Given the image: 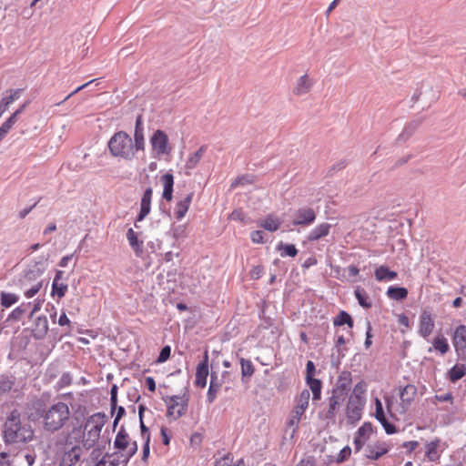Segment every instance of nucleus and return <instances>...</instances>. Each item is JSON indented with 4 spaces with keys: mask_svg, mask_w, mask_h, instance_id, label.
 <instances>
[{
    "mask_svg": "<svg viewBox=\"0 0 466 466\" xmlns=\"http://www.w3.org/2000/svg\"><path fill=\"white\" fill-rule=\"evenodd\" d=\"M307 385L309 387L311 392L319 391L322 389V382L319 379L310 378L306 380Z\"/></svg>",
    "mask_w": 466,
    "mask_h": 466,
    "instance_id": "6e6d98bb",
    "label": "nucleus"
},
{
    "mask_svg": "<svg viewBox=\"0 0 466 466\" xmlns=\"http://www.w3.org/2000/svg\"><path fill=\"white\" fill-rule=\"evenodd\" d=\"M127 238L135 254L137 256H140L143 251V241H140L137 238V233L133 230V228H129L127 230Z\"/></svg>",
    "mask_w": 466,
    "mask_h": 466,
    "instance_id": "72a5a7b5",
    "label": "nucleus"
},
{
    "mask_svg": "<svg viewBox=\"0 0 466 466\" xmlns=\"http://www.w3.org/2000/svg\"><path fill=\"white\" fill-rule=\"evenodd\" d=\"M14 386V380L7 377L0 378V393H6L12 390Z\"/></svg>",
    "mask_w": 466,
    "mask_h": 466,
    "instance_id": "603ef678",
    "label": "nucleus"
},
{
    "mask_svg": "<svg viewBox=\"0 0 466 466\" xmlns=\"http://www.w3.org/2000/svg\"><path fill=\"white\" fill-rule=\"evenodd\" d=\"M117 386L114 384L110 390V406L112 411L116 410L117 404Z\"/></svg>",
    "mask_w": 466,
    "mask_h": 466,
    "instance_id": "13d9d810",
    "label": "nucleus"
},
{
    "mask_svg": "<svg viewBox=\"0 0 466 466\" xmlns=\"http://www.w3.org/2000/svg\"><path fill=\"white\" fill-rule=\"evenodd\" d=\"M366 400L349 398L346 405V418L349 423L356 424L360 420Z\"/></svg>",
    "mask_w": 466,
    "mask_h": 466,
    "instance_id": "1a4fd4ad",
    "label": "nucleus"
},
{
    "mask_svg": "<svg viewBox=\"0 0 466 466\" xmlns=\"http://www.w3.org/2000/svg\"><path fill=\"white\" fill-rule=\"evenodd\" d=\"M375 407H376L375 418L382 425L386 433L387 434L395 433L396 427L393 424H391L390 422H389V420H387L384 410H383L382 403L378 398L375 399Z\"/></svg>",
    "mask_w": 466,
    "mask_h": 466,
    "instance_id": "a211bd4d",
    "label": "nucleus"
},
{
    "mask_svg": "<svg viewBox=\"0 0 466 466\" xmlns=\"http://www.w3.org/2000/svg\"><path fill=\"white\" fill-rule=\"evenodd\" d=\"M43 286V281H38L35 284H34L30 289H27L25 290V296L27 299L33 298L38 291L41 289Z\"/></svg>",
    "mask_w": 466,
    "mask_h": 466,
    "instance_id": "4d7b16f0",
    "label": "nucleus"
},
{
    "mask_svg": "<svg viewBox=\"0 0 466 466\" xmlns=\"http://www.w3.org/2000/svg\"><path fill=\"white\" fill-rule=\"evenodd\" d=\"M208 376V353L205 351L204 358L197 366L195 384L198 387L205 388Z\"/></svg>",
    "mask_w": 466,
    "mask_h": 466,
    "instance_id": "dca6fc26",
    "label": "nucleus"
},
{
    "mask_svg": "<svg viewBox=\"0 0 466 466\" xmlns=\"http://www.w3.org/2000/svg\"><path fill=\"white\" fill-rule=\"evenodd\" d=\"M351 454V449L349 446L344 447L339 453L337 461L343 462L346 461Z\"/></svg>",
    "mask_w": 466,
    "mask_h": 466,
    "instance_id": "bf43d9fd",
    "label": "nucleus"
},
{
    "mask_svg": "<svg viewBox=\"0 0 466 466\" xmlns=\"http://www.w3.org/2000/svg\"><path fill=\"white\" fill-rule=\"evenodd\" d=\"M150 144L153 151H155L158 157L170 153L171 148L168 147V137L162 130H157L153 134L150 138Z\"/></svg>",
    "mask_w": 466,
    "mask_h": 466,
    "instance_id": "9b49d317",
    "label": "nucleus"
},
{
    "mask_svg": "<svg viewBox=\"0 0 466 466\" xmlns=\"http://www.w3.org/2000/svg\"><path fill=\"white\" fill-rule=\"evenodd\" d=\"M23 89H9L6 91V96H5L0 101V108L3 111L8 110L10 105L17 100L22 95Z\"/></svg>",
    "mask_w": 466,
    "mask_h": 466,
    "instance_id": "2f4dec72",
    "label": "nucleus"
},
{
    "mask_svg": "<svg viewBox=\"0 0 466 466\" xmlns=\"http://www.w3.org/2000/svg\"><path fill=\"white\" fill-rule=\"evenodd\" d=\"M432 350L438 351L441 355L446 354L450 350L448 339L443 335H439L434 338L432 346L428 349V352Z\"/></svg>",
    "mask_w": 466,
    "mask_h": 466,
    "instance_id": "473e14b6",
    "label": "nucleus"
},
{
    "mask_svg": "<svg viewBox=\"0 0 466 466\" xmlns=\"http://www.w3.org/2000/svg\"><path fill=\"white\" fill-rule=\"evenodd\" d=\"M223 380L218 377L216 372L210 374V383L207 393V402L211 404L217 398V394L222 387Z\"/></svg>",
    "mask_w": 466,
    "mask_h": 466,
    "instance_id": "4be33fe9",
    "label": "nucleus"
},
{
    "mask_svg": "<svg viewBox=\"0 0 466 466\" xmlns=\"http://www.w3.org/2000/svg\"><path fill=\"white\" fill-rule=\"evenodd\" d=\"M276 249H277V251L279 252V254L282 258H285V257L294 258L298 254V249L294 244H286L282 241H280L277 245Z\"/></svg>",
    "mask_w": 466,
    "mask_h": 466,
    "instance_id": "58836bf2",
    "label": "nucleus"
},
{
    "mask_svg": "<svg viewBox=\"0 0 466 466\" xmlns=\"http://www.w3.org/2000/svg\"><path fill=\"white\" fill-rule=\"evenodd\" d=\"M19 300V296L14 293L1 292V305L5 308H9Z\"/></svg>",
    "mask_w": 466,
    "mask_h": 466,
    "instance_id": "a18cd8bd",
    "label": "nucleus"
},
{
    "mask_svg": "<svg viewBox=\"0 0 466 466\" xmlns=\"http://www.w3.org/2000/svg\"><path fill=\"white\" fill-rule=\"evenodd\" d=\"M309 390H303L296 400L297 404L287 421V426L293 428L292 434L295 433L299 428V421L309 406Z\"/></svg>",
    "mask_w": 466,
    "mask_h": 466,
    "instance_id": "423d86ee",
    "label": "nucleus"
},
{
    "mask_svg": "<svg viewBox=\"0 0 466 466\" xmlns=\"http://www.w3.org/2000/svg\"><path fill=\"white\" fill-rule=\"evenodd\" d=\"M251 240L254 243L263 244L265 242L264 234L260 230H255L250 235Z\"/></svg>",
    "mask_w": 466,
    "mask_h": 466,
    "instance_id": "052dcab7",
    "label": "nucleus"
},
{
    "mask_svg": "<svg viewBox=\"0 0 466 466\" xmlns=\"http://www.w3.org/2000/svg\"><path fill=\"white\" fill-rule=\"evenodd\" d=\"M421 121L419 119L410 121L403 129L401 134L398 137L399 141H406L409 139L414 132L418 129V127L420 126Z\"/></svg>",
    "mask_w": 466,
    "mask_h": 466,
    "instance_id": "e433bc0d",
    "label": "nucleus"
},
{
    "mask_svg": "<svg viewBox=\"0 0 466 466\" xmlns=\"http://www.w3.org/2000/svg\"><path fill=\"white\" fill-rule=\"evenodd\" d=\"M127 466V462L124 458L123 453L116 451L113 453H106L100 461H98L95 466Z\"/></svg>",
    "mask_w": 466,
    "mask_h": 466,
    "instance_id": "f3484780",
    "label": "nucleus"
},
{
    "mask_svg": "<svg viewBox=\"0 0 466 466\" xmlns=\"http://www.w3.org/2000/svg\"><path fill=\"white\" fill-rule=\"evenodd\" d=\"M452 344L459 359L466 361V326L459 325L453 335Z\"/></svg>",
    "mask_w": 466,
    "mask_h": 466,
    "instance_id": "9d476101",
    "label": "nucleus"
},
{
    "mask_svg": "<svg viewBox=\"0 0 466 466\" xmlns=\"http://www.w3.org/2000/svg\"><path fill=\"white\" fill-rule=\"evenodd\" d=\"M194 193H188L183 199L177 201L175 209V216L177 220H181L187 214L193 199Z\"/></svg>",
    "mask_w": 466,
    "mask_h": 466,
    "instance_id": "bb28decb",
    "label": "nucleus"
},
{
    "mask_svg": "<svg viewBox=\"0 0 466 466\" xmlns=\"http://www.w3.org/2000/svg\"><path fill=\"white\" fill-rule=\"evenodd\" d=\"M2 437L6 445L25 444L34 440L35 431L29 422L22 420L21 412L15 409L5 418Z\"/></svg>",
    "mask_w": 466,
    "mask_h": 466,
    "instance_id": "f03ea898",
    "label": "nucleus"
},
{
    "mask_svg": "<svg viewBox=\"0 0 466 466\" xmlns=\"http://www.w3.org/2000/svg\"><path fill=\"white\" fill-rule=\"evenodd\" d=\"M67 284L53 281L52 283V295H57L58 298H63L67 290Z\"/></svg>",
    "mask_w": 466,
    "mask_h": 466,
    "instance_id": "8fccbe9b",
    "label": "nucleus"
},
{
    "mask_svg": "<svg viewBox=\"0 0 466 466\" xmlns=\"http://www.w3.org/2000/svg\"><path fill=\"white\" fill-rule=\"evenodd\" d=\"M331 228V225L329 223H321L316 226L309 233L307 239L309 242L317 241L329 234Z\"/></svg>",
    "mask_w": 466,
    "mask_h": 466,
    "instance_id": "a878e982",
    "label": "nucleus"
},
{
    "mask_svg": "<svg viewBox=\"0 0 466 466\" xmlns=\"http://www.w3.org/2000/svg\"><path fill=\"white\" fill-rule=\"evenodd\" d=\"M107 146L113 157L132 160L136 156L133 140L125 131L116 132L109 139Z\"/></svg>",
    "mask_w": 466,
    "mask_h": 466,
    "instance_id": "20e7f679",
    "label": "nucleus"
},
{
    "mask_svg": "<svg viewBox=\"0 0 466 466\" xmlns=\"http://www.w3.org/2000/svg\"><path fill=\"white\" fill-rule=\"evenodd\" d=\"M206 150H207V147L201 146L198 148V150H197L194 154L189 156V157L187 158V160L185 164V167H184L185 174L187 176L191 175V170L194 169L198 166V164L199 163L203 155L205 154Z\"/></svg>",
    "mask_w": 466,
    "mask_h": 466,
    "instance_id": "b1692460",
    "label": "nucleus"
},
{
    "mask_svg": "<svg viewBox=\"0 0 466 466\" xmlns=\"http://www.w3.org/2000/svg\"><path fill=\"white\" fill-rule=\"evenodd\" d=\"M366 384L363 381L358 382L349 398L360 400H366Z\"/></svg>",
    "mask_w": 466,
    "mask_h": 466,
    "instance_id": "c03bdc74",
    "label": "nucleus"
},
{
    "mask_svg": "<svg viewBox=\"0 0 466 466\" xmlns=\"http://www.w3.org/2000/svg\"><path fill=\"white\" fill-rule=\"evenodd\" d=\"M240 365H241V374H242V380L245 377H251L255 371L254 366L252 362L249 360L241 359L240 360Z\"/></svg>",
    "mask_w": 466,
    "mask_h": 466,
    "instance_id": "49530a36",
    "label": "nucleus"
},
{
    "mask_svg": "<svg viewBox=\"0 0 466 466\" xmlns=\"http://www.w3.org/2000/svg\"><path fill=\"white\" fill-rule=\"evenodd\" d=\"M171 349L169 346H165L162 348L157 361L158 362H165L170 356Z\"/></svg>",
    "mask_w": 466,
    "mask_h": 466,
    "instance_id": "680f3d73",
    "label": "nucleus"
},
{
    "mask_svg": "<svg viewBox=\"0 0 466 466\" xmlns=\"http://www.w3.org/2000/svg\"><path fill=\"white\" fill-rule=\"evenodd\" d=\"M435 328V319L431 311L424 309L419 318L418 333L423 339H428Z\"/></svg>",
    "mask_w": 466,
    "mask_h": 466,
    "instance_id": "f8f14e48",
    "label": "nucleus"
},
{
    "mask_svg": "<svg viewBox=\"0 0 466 466\" xmlns=\"http://www.w3.org/2000/svg\"><path fill=\"white\" fill-rule=\"evenodd\" d=\"M16 123V120L11 116L1 125L0 127V142L10 131L13 126Z\"/></svg>",
    "mask_w": 466,
    "mask_h": 466,
    "instance_id": "09e8293b",
    "label": "nucleus"
},
{
    "mask_svg": "<svg viewBox=\"0 0 466 466\" xmlns=\"http://www.w3.org/2000/svg\"><path fill=\"white\" fill-rule=\"evenodd\" d=\"M333 324L334 326H342L346 324L351 329L353 327V319L348 312L341 310L337 317L334 318Z\"/></svg>",
    "mask_w": 466,
    "mask_h": 466,
    "instance_id": "37998d69",
    "label": "nucleus"
},
{
    "mask_svg": "<svg viewBox=\"0 0 466 466\" xmlns=\"http://www.w3.org/2000/svg\"><path fill=\"white\" fill-rule=\"evenodd\" d=\"M161 182L163 183V194L162 197L167 201H171L173 198V187H174V177L170 173H167L161 177Z\"/></svg>",
    "mask_w": 466,
    "mask_h": 466,
    "instance_id": "c756f323",
    "label": "nucleus"
},
{
    "mask_svg": "<svg viewBox=\"0 0 466 466\" xmlns=\"http://www.w3.org/2000/svg\"><path fill=\"white\" fill-rule=\"evenodd\" d=\"M389 451L388 447L385 443H376L374 445H368L365 449V455L368 459L376 461L379 460L382 455Z\"/></svg>",
    "mask_w": 466,
    "mask_h": 466,
    "instance_id": "393cba45",
    "label": "nucleus"
},
{
    "mask_svg": "<svg viewBox=\"0 0 466 466\" xmlns=\"http://www.w3.org/2000/svg\"><path fill=\"white\" fill-rule=\"evenodd\" d=\"M116 415L114 422H113L114 429L116 427V425L118 424V422L122 419V417H124L126 414V410L122 406L116 405Z\"/></svg>",
    "mask_w": 466,
    "mask_h": 466,
    "instance_id": "e2e57ef3",
    "label": "nucleus"
},
{
    "mask_svg": "<svg viewBox=\"0 0 466 466\" xmlns=\"http://www.w3.org/2000/svg\"><path fill=\"white\" fill-rule=\"evenodd\" d=\"M30 303L28 304H21L20 306L16 307L8 316V320H15V321H18L22 319V317L25 315V313L26 312V307L29 306Z\"/></svg>",
    "mask_w": 466,
    "mask_h": 466,
    "instance_id": "de8ad7c7",
    "label": "nucleus"
},
{
    "mask_svg": "<svg viewBox=\"0 0 466 466\" xmlns=\"http://www.w3.org/2000/svg\"><path fill=\"white\" fill-rule=\"evenodd\" d=\"M128 450L126 452H122L124 458H126L127 462L128 463L129 460L137 453L138 446L136 441H130V444L127 448Z\"/></svg>",
    "mask_w": 466,
    "mask_h": 466,
    "instance_id": "864d4df0",
    "label": "nucleus"
},
{
    "mask_svg": "<svg viewBox=\"0 0 466 466\" xmlns=\"http://www.w3.org/2000/svg\"><path fill=\"white\" fill-rule=\"evenodd\" d=\"M46 266L43 261L30 265L24 272V281L31 282L40 278L46 271Z\"/></svg>",
    "mask_w": 466,
    "mask_h": 466,
    "instance_id": "aec40b11",
    "label": "nucleus"
},
{
    "mask_svg": "<svg viewBox=\"0 0 466 466\" xmlns=\"http://www.w3.org/2000/svg\"><path fill=\"white\" fill-rule=\"evenodd\" d=\"M374 276L379 282L391 281L398 277V273L390 270L387 266L381 265L375 269Z\"/></svg>",
    "mask_w": 466,
    "mask_h": 466,
    "instance_id": "7c9ffc66",
    "label": "nucleus"
},
{
    "mask_svg": "<svg viewBox=\"0 0 466 466\" xmlns=\"http://www.w3.org/2000/svg\"><path fill=\"white\" fill-rule=\"evenodd\" d=\"M254 181L252 175H244L236 178V180L231 184L232 187H235L238 185H248L252 184Z\"/></svg>",
    "mask_w": 466,
    "mask_h": 466,
    "instance_id": "5fc2aeb1",
    "label": "nucleus"
},
{
    "mask_svg": "<svg viewBox=\"0 0 466 466\" xmlns=\"http://www.w3.org/2000/svg\"><path fill=\"white\" fill-rule=\"evenodd\" d=\"M316 372V367L313 361L309 360L306 364V380L313 378Z\"/></svg>",
    "mask_w": 466,
    "mask_h": 466,
    "instance_id": "0e129e2a",
    "label": "nucleus"
},
{
    "mask_svg": "<svg viewBox=\"0 0 466 466\" xmlns=\"http://www.w3.org/2000/svg\"><path fill=\"white\" fill-rule=\"evenodd\" d=\"M141 437L144 441H150V432L148 428L145 425L143 420H139Z\"/></svg>",
    "mask_w": 466,
    "mask_h": 466,
    "instance_id": "69168bd1",
    "label": "nucleus"
},
{
    "mask_svg": "<svg viewBox=\"0 0 466 466\" xmlns=\"http://www.w3.org/2000/svg\"><path fill=\"white\" fill-rule=\"evenodd\" d=\"M34 406L36 412L35 414L31 413L29 418H41L43 429L47 433L54 434L63 430L71 419L69 406L64 401L59 400L41 409L42 402L36 400L34 402Z\"/></svg>",
    "mask_w": 466,
    "mask_h": 466,
    "instance_id": "f257e3e1",
    "label": "nucleus"
},
{
    "mask_svg": "<svg viewBox=\"0 0 466 466\" xmlns=\"http://www.w3.org/2000/svg\"><path fill=\"white\" fill-rule=\"evenodd\" d=\"M352 381L351 372L348 370H343L339 373L337 382L335 386L329 392H332L336 395H339L344 399H346L350 390V384Z\"/></svg>",
    "mask_w": 466,
    "mask_h": 466,
    "instance_id": "ddd939ff",
    "label": "nucleus"
},
{
    "mask_svg": "<svg viewBox=\"0 0 466 466\" xmlns=\"http://www.w3.org/2000/svg\"><path fill=\"white\" fill-rule=\"evenodd\" d=\"M417 394V388L412 384H408L400 388V413H404L413 402Z\"/></svg>",
    "mask_w": 466,
    "mask_h": 466,
    "instance_id": "2eb2a0df",
    "label": "nucleus"
},
{
    "mask_svg": "<svg viewBox=\"0 0 466 466\" xmlns=\"http://www.w3.org/2000/svg\"><path fill=\"white\" fill-rule=\"evenodd\" d=\"M281 224L282 220L279 218L274 216L273 214L268 215L264 219L259 220L258 222V225L260 228H263L264 229L270 232L277 231Z\"/></svg>",
    "mask_w": 466,
    "mask_h": 466,
    "instance_id": "c85d7f7f",
    "label": "nucleus"
},
{
    "mask_svg": "<svg viewBox=\"0 0 466 466\" xmlns=\"http://www.w3.org/2000/svg\"><path fill=\"white\" fill-rule=\"evenodd\" d=\"M163 400L167 405V416H174L175 419H178L187 412L188 396L186 393L167 396L163 398Z\"/></svg>",
    "mask_w": 466,
    "mask_h": 466,
    "instance_id": "0eeeda50",
    "label": "nucleus"
},
{
    "mask_svg": "<svg viewBox=\"0 0 466 466\" xmlns=\"http://www.w3.org/2000/svg\"><path fill=\"white\" fill-rule=\"evenodd\" d=\"M440 439H435L426 444L425 457L430 461H436L439 459L440 454L438 452V447L440 446Z\"/></svg>",
    "mask_w": 466,
    "mask_h": 466,
    "instance_id": "c9c22d12",
    "label": "nucleus"
},
{
    "mask_svg": "<svg viewBox=\"0 0 466 466\" xmlns=\"http://www.w3.org/2000/svg\"><path fill=\"white\" fill-rule=\"evenodd\" d=\"M152 196L153 189L151 187H148L145 189L142 196L140 202V211L137 218V221H142L150 213Z\"/></svg>",
    "mask_w": 466,
    "mask_h": 466,
    "instance_id": "412c9836",
    "label": "nucleus"
},
{
    "mask_svg": "<svg viewBox=\"0 0 466 466\" xmlns=\"http://www.w3.org/2000/svg\"><path fill=\"white\" fill-rule=\"evenodd\" d=\"M83 453L82 447L78 444H67L65 442V447L61 453L60 461L58 466H74L77 463Z\"/></svg>",
    "mask_w": 466,
    "mask_h": 466,
    "instance_id": "6e6552de",
    "label": "nucleus"
},
{
    "mask_svg": "<svg viewBox=\"0 0 466 466\" xmlns=\"http://www.w3.org/2000/svg\"><path fill=\"white\" fill-rule=\"evenodd\" d=\"M133 145L135 153L145 149L144 127L141 115H138L136 119Z\"/></svg>",
    "mask_w": 466,
    "mask_h": 466,
    "instance_id": "6ab92c4d",
    "label": "nucleus"
},
{
    "mask_svg": "<svg viewBox=\"0 0 466 466\" xmlns=\"http://www.w3.org/2000/svg\"><path fill=\"white\" fill-rule=\"evenodd\" d=\"M466 374V367L463 364L454 365L449 371L448 376L451 382H456Z\"/></svg>",
    "mask_w": 466,
    "mask_h": 466,
    "instance_id": "79ce46f5",
    "label": "nucleus"
},
{
    "mask_svg": "<svg viewBox=\"0 0 466 466\" xmlns=\"http://www.w3.org/2000/svg\"><path fill=\"white\" fill-rule=\"evenodd\" d=\"M106 423V415L101 412H96L91 415L86 421L85 431H86V437L81 431V427H74L71 431L66 435V443L74 444L82 441L83 446L89 450L98 441L102 428Z\"/></svg>",
    "mask_w": 466,
    "mask_h": 466,
    "instance_id": "7ed1b4c3",
    "label": "nucleus"
},
{
    "mask_svg": "<svg viewBox=\"0 0 466 466\" xmlns=\"http://www.w3.org/2000/svg\"><path fill=\"white\" fill-rule=\"evenodd\" d=\"M372 432V424L370 422H365L361 427L359 428L357 435L365 439L366 441Z\"/></svg>",
    "mask_w": 466,
    "mask_h": 466,
    "instance_id": "3c124183",
    "label": "nucleus"
},
{
    "mask_svg": "<svg viewBox=\"0 0 466 466\" xmlns=\"http://www.w3.org/2000/svg\"><path fill=\"white\" fill-rule=\"evenodd\" d=\"M245 217L246 216L243 213V211H241L239 209L233 210L232 213L229 216L230 219H232V220H238V221H244L245 220Z\"/></svg>",
    "mask_w": 466,
    "mask_h": 466,
    "instance_id": "338daca9",
    "label": "nucleus"
},
{
    "mask_svg": "<svg viewBox=\"0 0 466 466\" xmlns=\"http://www.w3.org/2000/svg\"><path fill=\"white\" fill-rule=\"evenodd\" d=\"M316 217L317 215L313 208L308 207L300 208L295 211L292 224L294 226H309L314 223Z\"/></svg>",
    "mask_w": 466,
    "mask_h": 466,
    "instance_id": "4468645a",
    "label": "nucleus"
},
{
    "mask_svg": "<svg viewBox=\"0 0 466 466\" xmlns=\"http://www.w3.org/2000/svg\"><path fill=\"white\" fill-rule=\"evenodd\" d=\"M354 293H355V297H356L359 304L362 308H364V309L371 308L372 303L370 301V298L364 289H362L360 287H357Z\"/></svg>",
    "mask_w": 466,
    "mask_h": 466,
    "instance_id": "a19ab883",
    "label": "nucleus"
},
{
    "mask_svg": "<svg viewBox=\"0 0 466 466\" xmlns=\"http://www.w3.org/2000/svg\"><path fill=\"white\" fill-rule=\"evenodd\" d=\"M215 466H245L243 459L234 461V457L231 453H227L220 459H217Z\"/></svg>",
    "mask_w": 466,
    "mask_h": 466,
    "instance_id": "4c0bfd02",
    "label": "nucleus"
},
{
    "mask_svg": "<svg viewBox=\"0 0 466 466\" xmlns=\"http://www.w3.org/2000/svg\"><path fill=\"white\" fill-rule=\"evenodd\" d=\"M434 398L437 401H440V402L450 401L451 403H452V400H453V395L451 392H447L442 395H435Z\"/></svg>",
    "mask_w": 466,
    "mask_h": 466,
    "instance_id": "774afa93",
    "label": "nucleus"
},
{
    "mask_svg": "<svg viewBox=\"0 0 466 466\" xmlns=\"http://www.w3.org/2000/svg\"><path fill=\"white\" fill-rule=\"evenodd\" d=\"M328 393L329 396L323 403V407L319 411L318 416L320 420L327 421V423L334 424L336 422V415L346 399L329 391Z\"/></svg>",
    "mask_w": 466,
    "mask_h": 466,
    "instance_id": "39448f33",
    "label": "nucleus"
},
{
    "mask_svg": "<svg viewBox=\"0 0 466 466\" xmlns=\"http://www.w3.org/2000/svg\"><path fill=\"white\" fill-rule=\"evenodd\" d=\"M386 294L391 299L403 300L408 296V289L402 287L390 286Z\"/></svg>",
    "mask_w": 466,
    "mask_h": 466,
    "instance_id": "ea45409f",
    "label": "nucleus"
},
{
    "mask_svg": "<svg viewBox=\"0 0 466 466\" xmlns=\"http://www.w3.org/2000/svg\"><path fill=\"white\" fill-rule=\"evenodd\" d=\"M131 439L127 432L124 426L120 427V430L118 431L117 434L116 435L115 441H114V447L122 452L123 451L127 450L130 444Z\"/></svg>",
    "mask_w": 466,
    "mask_h": 466,
    "instance_id": "cd10ccee",
    "label": "nucleus"
},
{
    "mask_svg": "<svg viewBox=\"0 0 466 466\" xmlns=\"http://www.w3.org/2000/svg\"><path fill=\"white\" fill-rule=\"evenodd\" d=\"M48 331V320L44 315L35 319L34 328L32 329L33 337L35 339H43Z\"/></svg>",
    "mask_w": 466,
    "mask_h": 466,
    "instance_id": "5701e85b",
    "label": "nucleus"
},
{
    "mask_svg": "<svg viewBox=\"0 0 466 466\" xmlns=\"http://www.w3.org/2000/svg\"><path fill=\"white\" fill-rule=\"evenodd\" d=\"M312 83L308 77V75L300 76L294 87V93L297 96L307 94L311 88Z\"/></svg>",
    "mask_w": 466,
    "mask_h": 466,
    "instance_id": "f704fd0d",
    "label": "nucleus"
}]
</instances>
